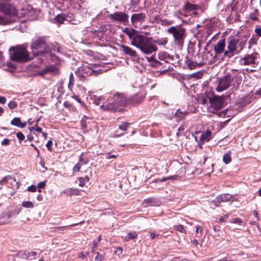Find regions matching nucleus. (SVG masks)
Instances as JSON below:
<instances>
[{
    "mask_svg": "<svg viewBox=\"0 0 261 261\" xmlns=\"http://www.w3.org/2000/svg\"><path fill=\"white\" fill-rule=\"evenodd\" d=\"M169 59L170 60L168 63H170L175 66H181V63H180L179 57L178 55L176 54L175 56L171 55Z\"/></svg>",
    "mask_w": 261,
    "mask_h": 261,
    "instance_id": "19",
    "label": "nucleus"
},
{
    "mask_svg": "<svg viewBox=\"0 0 261 261\" xmlns=\"http://www.w3.org/2000/svg\"><path fill=\"white\" fill-rule=\"evenodd\" d=\"M11 124L20 128H24L26 126V122H22L19 117H15L11 121Z\"/></svg>",
    "mask_w": 261,
    "mask_h": 261,
    "instance_id": "18",
    "label": "nucleus"
},
{
    "mask_svg": "<svg viewBox=\"0 0 261 261\" xmlns=\"http://www.w3.org/2000/svg\"><path fill=\"white\" fill-rule=\"evenodd\" d=\"M210 106L208 111L212 113L217 114L219 111H222L224 103L219 97H214L210 99Z\"/></svg>",
    "mask_w": 261,
    "mask_h": 261,
    "instance_id": "9",
    "label": "nucleus"
},
{
    "mask_svg": "<svg viewBox=\"0 0 261 261\" xmlns=\"http://www.w3.org/2000/svg\"><path fill=\"white\" fill-rule=\"evenodd\" d=\"M153 43H156L160 46H165L168 42V39L166 37L159 38L155 40L152 39Z\"/></svg>",
    "mask_w": 261,
    "mask_h": 261,
    "instance_id": "24",
    "label": "nucleus"
},
{
    "mask_svg": "<svg viewBox=\"0 0 261 261\" xmlns=\"http://www.w3.org/2000/svg\"><path fill=\"white\" fill-rule=\"evenodd\" d=\"M22 206L26 208H32L34 207L33 203L30 201H23L22 203Z\"/></svg>",
    "mask_w": 261,
    "mask_h": 261,
    "instance_id": "36",
    "label": "nucleus"
},
{
    "mask_svg": "<svg viewBox=\"0 0 261 261\" xmlns=\"http://www.w3.org/2000/svg\"><path fill=\"white\" fill-rule=\"evenodd\" d=\"M239 40L234 38H229L227 42V49L224 53V58L230 59L233 57L237 50Z\"/></svg>",
    "mask_w": 261,
    "mask_h": 261,
    "instance_id": "7",
    "label": "nucleus"
},
{
    "mask_svg": "<svg viewBox=\"0 0 261 261\" xmlns=\"http://www.w3.org/2000/svg\"><path fill=\"white\" fill-rule=\"evenodd\" d=\"M10 144V140L9 139H4L1 143V144L3 146L8 145Z\"/></svg>",
    "mask_w": 261,
    "mask_h": 261,
    "instance_id": "52",
    "label": "nucleus"
},
{
    "mask_svg": "<svg viewBox=\"0 0 261 261\" xmlns=\"http://www.w3.org/2000/svg\"><path fill=\"white\" fill-rule=\"evenodd\" d=\"M8 106L10 109H14L17 107V103L14 101H11L8 105Z\"/></svg>",
    "mask_w": 261,
    "mask_h": 261,
    "instance_id": "44",
    "label": "nucleus"
},
{
    "mask_svg": "<svg viewBox=\"0 0 261 261\" xmlns=\"http://www.w3.org/2000/svg\"><path fill=\"white\" fill-rule=\"evenodd\" d=\"M255 94L256 95L261 96V88L258 90L256 91Z\"/></svg>",
    "mask_w": 261,
    "mask_h": 261,
    "instance_id": "63",
    "label": "nucleus"
},
{
    "mask_svg": "<svg viewBox=\"0 0 261 261\" xmlns=\"http://www.w3.org/2000/svg\"><path fill=\"white\" fill-rule=\"evenodd\" d=\"M177 176H170L168 177H164L161 179H157V181L163 182H165L168 180L171 179V180H175L176 179Z\"/></svg>",
    "mask_w": 261,
    "mask_h": 261,
    "instance_id": "34",
    "label": "nucleus"
},
{
    "mask_svg": "<svg viewBox=\"0 0 261 261\" xmlns=\"http://www.w3.org/2000/svg\"><path fill=\"white\" fill-rule=\"evenodd\" d=\"M232 198V196L229 194H223L218 196L216 199L218 202H225L229 201Z\"/></svg>",
    "mask_w": 261,
    "mask_h": 261,
    "instance_id": "20",
    "label": "nucleus"
},
{
    "mask_svg": "<svg viewBox=\"0 0 261 261\" xmlns=\"http://www.w3.org/2000/svg\"><path fill=\"white\" fill-rule=\"evenodd\" d=\"M16 137L19 143H21L22 141L25 139V136L21 132H18L16 133Z\"/></svg>",
    "mask_w": 261,
    "mask_h": 261,
    "instance_id": "40",
    "label": "nucleus"
},
{
    "mask_svg": "<svg viewBox=\"0 0 261 261\" xmlns=\"http://www.w3.org/2000/svg\"><path fill=\"white\" fill-rule=\"evenodd\" d=\"M46 186V181H42L41 182H39L38 184V185L37 186V188H38V191L39 192H41V189H44Z\"/></svg>",
    "mask_w": 261,
    "mask_h": 261,
    "instance_id": "39",
    "label": "nucleus"
},
{
    "mask_svg": "<svg viewBox=\"0 0 261 261\" xmlns=\"http://www.w3.org/2000/svg\"><path fill=\"white\" fill-rule=\"evenodd\" d=\"M30 146H32V147H33V148H34V149L37 151V153H38V155H39V149H38V148H37L36 146H35V145H34V144H33V143H31V144H30Z\"/></svg>",
    "mask_w": 261,
    "mask_h": 261,
    "instance_id": "60",
    "label": "nucleus"
},
{
    "mask_svg": "<svg viewBox=\"0 0 261 261\" xmlns=\"http://www.w3.org/2000/svg\"><path fill=\"white\" fill-rule=\"evenodd\" d=\"M65 20H66V17L64 14H58L55 18V20L56 21V22L57 23H59L60 24L64 23V22Z\"/></svg>",
    "mask_w": 261,
    "mask_h": 261,
    "instance_id": "29",
    "label": "nucleus"
},
{
    "mask_svg": "<svg viewBox=\"0 0 261 261\" xmlns=\"http://www.w3.org/2000/svg\"><path fill=\"white\" fill-rule=\"evenodd\" d=\"M212 133L210 130H206V132L203 133L200 137L199 140L198 141V145L202 148V145L205 142H208L211 139Z\"/></svg>",
    "mask_w": 261,
    "mask_h": 261,
    "instance_id": "15",
    "label": "nucleus"
},
{
    "mask_svg": "<svg viewBox=\"0 0 261 261\" xmlns=\"http://www.w3.org/2000/svg\"><path fill=\"white\" fill-rule=\"evenodd\" d=\"M104 259V256L99 254V252L96 253V255L95 257V261H102Z\"/></svg>",
    "mask_w": 261,
    "mask_h": 261,
    "instance_id": "46",
    "label": "nucleus"
},
{
    "mask_svg": "<svg viewBox=\"0 0 261 261\" xmlns=\"http://www.w3.org/2000/svg\"><path fill=\"white\" fill-rule=\"evenodd\" d=\"M121 48L122 51L126 55H128L131 57H137V55L135 50H133L129 47L124 45H121Z\"/></svg>",
    "mask_w": 261,
    "mask_h": 261,
    "instance_id": "17",
    "label": "nucleus"
},
{
    "mask_svg": "<svg viewBox=\"0 0 261 261\" xmlns=\"http://www.w3.org/2000/svg\"><path fill=\"white\" fill-rule=\"evenodd\" d=\"M185 61L186 64L187 65L188 68H189L191 69L195 68L197 66H200V64H198L196 62H193L190 60V59H188L187 57L185 58Z\"/></svg>",
    "mask_w": 261,
    "mask_h": 261,
    "instance_id": "25",
    "label": "nucleus"
},
{
    "mask_svg": "<svg viewBox=\"0 0 261 261\" xmlns=\"http://www.w3.org/2000/svg\"><path fill=\"white\" fill-rule=\"evenodd\" d=\"M202 230V227H201L199 225H197L196 226V230H195V231L197 232V233H201V231Z\"/></svg>",
    "mask_w": 261,
    "mask_h": 261,
    "instance_id": "57",
    "label": "nucleus"
},
{
    "mask_svg": "<svg viewBox=\"0 0 261 261\" xmlns=\"http://www.w3.org/2000/svg\"><path fill=\"white\" fill-rule=\"evenodd\" d=\"M83 73L87 75H91L94 71V68L96 67L95 64H89L87 62L84 63L83 62Z\"/></svg>",
    "mask_w": 261,
    "mask_h": 261,
    "instance_id": "16",
    "label": "nucleus"
},
{
    "mask_svg": "<svg viewBox=\"0 0 261 261\" xmlns=\"http://www.w3.org/2000/svg\"><path fill=\"white\" fill-rule=\"evenodd\" d=\"M12 213L13 212H8L6 213V216L8 218H10L12 216Z\"/></svg>",
    "mask_w": 261,
    "mask_h": 261,
    "instance_id": "62",
    "label": "nucleus"
},
{
    "mask_svg": "<svg viewBox=\"0 0 261 261\" xmlns=\"http://www.w3.org/2000/svg\"><path fill=\"white\" fill-rule=\"evenodd\" d=\"M10 58L17 62H25L31 60L29 54L23 46H12L9 49Z\"/></svg>",
    "mask_w": 261,
    "mask_h": 261,
    "instance_id": "6",
    "label": "nucleus"
},
{
    "mask_svg": "<svg viewBox=\"0 0 261 261\" xmlns=\"http://www.w3.org/2000/svg\"><path fill=\"white\" fill-rule=\"evenodd\" d=\"M130 40V44L139 49L142 54L150 55L158 50V47L152 42L151 37L146 38L139 34L134 29L124 31Z\"/></svg>",
    "mask_w": 261,
    "mask_h": 261,
    "instance_id": "2",
    "label": "nucleus"
},
{
    "mask_svg": "<svg viewBox=\"0 0 261 261\" xmlns=\"http://www.w3.org/2000/svg\"><path fill=\"white\" fill-rule=\"evenodd\" d=\"M53 49L54 50V51H57V52H60V49L59 47V44L55 42L53 45Z\"/></svg>",
    "mask_w": 261,
    "mask_h": 261,
    "instance_id": "51",
    "label": "nucleus"
},
{
    "mask_svg": "<svg viewBox=\"0 0 261 261\" xmlns=\"http://www.w3.org/2000/svg\"><path fill=\"white\" fill-rule=\"evenodd\" d=\"M104 98H106L107 100L102 102L101 108L105 110L113 112L123 111V107L126 103V99L124 96L117 93L108 94L105 97H96L94 95H90L87 97L88 100H92L96 105H99L100 101Z\"/></svg>",
    "mask_w": 261,
    "mask_h": 261,
    "instance_id": "1",
    "label": "nucleus"
},
{
    "mask_svg": "<svg viewBox=\"0 0 261 261\" xmlns=\"http://www.w3.org/2000/svg\"><path fill=\"white\" fill-rule=\"evenodd\" d=\"M6 102V98L4 96H0V103L4 104Z\"/></svg>",
    "mask_w": 261,
    "mask_h": 261,
    "instance_id": "58",
    "label": "nucleus"
},
{
    "mask_svg": "<svg viewBox=\"0 0 261 261\" xmlns=\"http://www.w3.org/2000/svg\"><path fill=\"white\" fill-rule=\"evenodd\" d=\"M171 55L166 52H161L158 54V58L160 61H163L165 63H168L170 60V57Z\"/></svg>",
    "mask_w": 261,
    "mask_h": 261,
    "instance_id": "21",
    "label": "nucleus"
},
{
    "mask_svg": "<svg viewBox=\"0 0 261 261\" xmlns=\"http://www.w3.org/2000/svg\"><path fill=\"white\" fill-rule=\"evenodd\" d=\"M117 155H114V154H110V153H107L106 155V159H111L112 158H116Z\"/></svg>",
    "mask_w": 261,
    "mask_h": 261,
    "instance_id": "54",
    "label": "nucleus"
},
{
    "mask_svg": "<svg viewBox=\"0 0 261 261\" xmlns=\"http://www.w3.org/2000/svg\"><path fill=\"white\" fill-rule=\"evenodd\" d=\"M160 21L161 24L163 25L169 26L173 23V20H169L166 19H162Z\"/></svg>",
    "mask_w": 261,
    "mask_h": 261,
    "instance_id": "35",
    "label": "nucleus"
},
{
    "mask_svg": "<svg viewBox=\"0 0 261 261\" xmlns=\"http://www.w3.org/2000/svg\"><path fill=\"white\" fill-rule=\"evenodd\" d=\"M254 32L256 34V37L257 38H259L260 37H261V28L260 27H259L258 26H256Z\"/></svg>",
    "mask_w": 261,
    "mask_h": 261,
    "instance_id": "42",
    "label": "nucleus"
},
{
    "mask_svg": "<svg viewBox=\"0 0 261 261\" xmlns=\"http://www.w3.org/2000/svg\"><path fill=\"white\" fill-rule=\"evenodd\" d=\"M91 118L88 116H84L83 117V129L88 127V124H90ZM91 122H92L91 121Z\"/></svg>",
    "mask_w": 261,
    "mask_h": 261,
    "instance_id": "30",
    "label": "nucleus"
},
{
    "mask_svg": "<svg viewBox=\"0 0 261 261\" xmlns=\"http://www.w3.org/2000/svg\"><path fill=\"white\" fill-rule=\"evenodd\" d=\"M52 145H53V142L51 140H49L47 141L46 147H47V149L49 151H51L52 149Z\"/></svg>",
    "mask_w": 261,
    "mask_h": 261,
    "instance_id": "49",
    "label": "nucleus"
},
{
    "mask_svg": "<svg viewBox=\"0 0 261 261\" xmlns=\"http://www.w3.org/2000/svg\"><path fill=\"white\" fill-rule=\"evenodd\" d=\"M145 94L142 93H138L130 97L129 100L130 103L133 105H139L142 103V102L143 101L145 98Z\"/></svg>",
    "mask_w": 261,
    "mask_h": 261,
    "instance_id": "14",
    "label": "nucleus"
},
{
    "mask_svg": "<svg viewBox=\"0 0 261 261\" xmlns=\"http://www.w3.org/2000/svg\"><path fill=\"white\" fill-rule=\"evenodd\" d=\"M9 179H12L10 176L8 175L5 176L4 178L0 180V185H2L3 183L7 182Z\"/></svg>",
    "mask_w": 261,
    "mask_h": 261,
    "instance_id": "47",
    "label": "nucleus"
},
{
    "mask_svg": "<svg viewBox=\"0 0 261 261\" xmlns=\"http://www.w3.org/2000/svg\"><path fill=\"white\" fill-rule=\"evenodd\" d=\"M229 221L230 223H238V224H240L242 222V220H241V219H240L239 218H236L234 219H232L230 220Z\"/></svg>",
    "mask_w": 261,
    "mask_h": 261,
    "instance_id": "50",
    "label": "nucleus"
},
{
    "mask_svg": "<svg viewBox=\"0 0 261 261\" xmlns=\"http://www.w3.org/2000/svg\"><path fill=\"white\" fill-rule=\"evenodd\" d=\"M258 15L259 11L258 9H255L253 12L249 14V19L252 21H257L259 20Z\"/></svg>",
    "mask_w": 261,
    "mask_h": 261,
    "instance_id": "23",
    "label": "nucleus"
},
{
    "mask_svg": "<svg viewBox=\"0 0 261 261\" xmlns=\"http://www.w3.org/2000/svg\"><path fill=\"white\" fill-rule=\"evenodd\" d=\"M137 236V233L135 231L129 232L128 233V239L127 240L128 241L129 239H134L136 238Z\"/></svg>",
    "mask_w": 261,
    "mask_h": 261,
    "instance_id": "45",
    "label": "nucleus"
},
{
    "mask_svg": "<svg viewBox=\"0 0 261 261\" xmlns=\"http://www.w3.org/2000/svg\"><path fill=\"white\" fill-rule=\"evenodd\" d=\"M50 67L46 66L44 69L41 70L39 72V74L40 75H44L47 73L48 71H50Z\"/></svg>",
    "mask_w": 261,
    "mask_h": 261,
    "instance_id": "41",
    "label": "nucleus"
},
{
    "mask_svg": "<svg viewBox=\"0 0 261 261\" xmlns=\"http://www.w3.org/2000/svg\"><path fill=\"white\" fill-rule=\"evenodd\" d=\"M89 178L88 176H85L84 178H83V187L86 184V182H88Z\"/></svg>",
    "mask_w": 261,
    "mask_h": 261,
    "instance_id": "56",
    "label": "nucleus"
},
{
    "mask_svg": "<svg viewBox=\"0 0 261 261\" xmlns=\"http://www.w3.org/2000/svg\"><path fill=\"white\" fill-rule=\"evenodd\" d=\"M175 227V229L182 233H186V230L182 225H178Z\"/></svg>",
    "mask_w": 261,
    "mask_h": 261,
    "instance_id": "43",
    "label": "nucleus"
},
{
    "mask_svg": "<svg viewBox=\"0 0 261 261\" xmlns=\"http://www.w3.org/2000/svg\"><path fill=\"white\" fill-rule=\"evenodd\" d=\"M234 77L230 73H227L225 76L219 79L218 85L216 89V90L218 92H222L227 89Z\"/></svg>",
    "mask_w": 261,
    "mask_h": 261,
    "instance_id": "8",
    "label": "nucleus"
},
{
    "mask_svg": "<svg viewBox=\"0 0 261 261\" xmlns=\"http://www.w3.org/2000/svg\"><path fill=\"white\" fill-rule=\"evenodd\" d=\"M74 84V77L72 73H71L69 75V81L68 83V88L71 89Z\"/></svg>",
    "mask_w": 261,
    "mask_h": 261,
    "instance_id": "38",
    "label": "nucleus"
},
{
    "mask_svg": "<svg viewBox=\"0 0 261 261\" xmlns=\"http://www.w3.org/2000/svg\"><path fill=\"white\" fill-rule=\"evenodd\" d=\"M226 46L225 39H220L218 42L214 45V51L216 56H219L223 54L224 58V53L226 51L225 49Z\"/></svg>",
    "mask_w": 261,
    "mask_h": 261,
    "instance_id": "13",
    "label": "nucleus"
},
{
    "mask_svg": "<svg viewBox=\"0 0 261 261\" xmlns=\"http://www.w3.org/2000/svg\"><path fill=\"white\" fill-rule=\"evenodd\" d=\"M37 255V253L34 251H32V252L25 251L23 253V255L24 256V257L27 259H32L33 258H35Z\"/></svg>",
    "mask_w": 261,
    "mask_h": 261,
    "instance_id": "28",
    "label": "nucleus"
},
{
    "mask_svg": "<svg viewBox=\"0 0 261 261\" xmlns=\"http://www.w3.org/2000/svg\"><path fill=\"white\" fill-rule=\"evenodd\" d=\"M259 55L256 52L251 54H247L239 60L241 65H250L255 63V60L258 58Z\"/></svg>",
    "mask_w": 261,
    "mask_h": 261,
    "instance_id": "10",
    "label": "nucleus"
},
{
    "mask_svg": "<svg viewBox=\"0 0 261 261\" xmlns=\"http://www.w3.org/2000/svg\"><path fill=\"white\" fill-rule=\"evenodd\" d=\"M34 139V137L31 135H28L27 136V139L24 141V142H27V141H32Z\"/></svg>",
    "mask_w": 261,
    "mask_h": 261,
    "instance_id": "55",
    "label": "nucleus"
},
{
    "mask_svg": "<svg viewBox=\"0 0 261 261\" xmlns=\"http://www.w3.org/2000/svg\"><path fill=\"white\" fill-rule=\"evenodd\" d=\"M166 32L172 35L174 44L181 48L186 37V29L180 24L171 26L167 29Z\"/></svg>",
    "mask_w": 261,
    "mask_h": 261,
    "instance_id": "5",
    "label": "nucleus"
},
{
    "mask_svg": "<svg viewBox=\"0 0 261 261\" xmlns=\"http://www.w3.org/2000/svg\"><path fill=\"white\" fill-rule=\"evenodd\" d=\"M80 192L77 189L70 188L65 190L63 191V193L67 196L77 195L79 194Z\"/></svg>",
    "mask_w": 261,
    "mask_h": 261,
    "instance_id": "22",
    "label": "nucleus"
},
{
    "mask_svg": "<svg viewBox=\"0 0 261 261\" xmlns=\"http://www.w3.org/2000/svg\"><path fill=\"white\" fill-rule=\"evenodd\" d=\"M27 190L32 192H36L37 190V186L32 185L28 187Z\"/></svg>",
    "mask_w": 261,
    "mask_h": 261,
    "instance_id": "48",
    "label": "nucleus"
},
{
    "mask_svg": "<svg viewBox=\"0 0 261 261\" xmlns=\"http://www.w3.org/2000/svg\"><path fill=\"white\" fill-rule=\"evenodd\" d=\"M130 123L124 122L121 124L119 125V128L123 131H125L127 130V127L130 125Z\"/></svg>",
    "mask_w": 261,
    "mask_h": 261,
    "instance_id": "37",
    "label": "nucleus"
},
{
    "mask_svg": "<svg viewBox=\"0 0 261 261\" xmlns=\"http://www.w3.org/2000/svg\"><path fill=\"white\" fill-rule=\"evenodd\" d=\"M149 233H150V237L151 239H154L156 238H158L159 236V234H156V233H154L151 231H150Z\"/></svg>",
    "mask_w": 261,
    "mask_h": 261,
    "instance_id": "53",
    "label": "nucleus"
},
{
    "mask_svg": "<svg viewBox=\"0 0 261 261\" xmlns=\"http://www.w3.org/2000/svg\"><path fill=\"white\" fill-rule=\"evenodd\" d=\"M146 18V14L142 12L132 14L130 17L132 25L136 28H138L139 25L144 21Z\"/></svg>",
    "mask_w": 261,
    "mask_h": 261,
    "instance_id": "12",
    "label": "nucleus"
},
{
    "mask_svg": "<svg viewBox=\"0 0 261 261\" xmlns=\"http://www.w3.org/2000/svg\"><path fill=\"white\" fill-rule=\"evenodd\" d=\"M207 100L204 97H202L201 99V102L203 105H205L207 103Z\"/></svg>",
    "mask_w": 261,
    "mask_h": 261,
    "instance_id": "61",
    "label": "nucleus"
},
{
    "mask_svg": "<svg viewBox=\"0 0 261 261\" xmlns=\"http://www.w3.org/2000/svg\"><path fill=\"white\" fill-rule=\"evenodd\" d=\"M109 17L111 20L120 22L124 25L128 23L129 16L122 12H116L113 14H110Z\"/></svg>",
    "mask_w": 261,
    "mask_h": 261,
    "instance_id": "11",
    "label": "nucleus"
},
{
    "mask_svg": "<svg viewBox=\"0 0 261 261\" xmlns=\"http://www.w3.org/2000/svg\"><path fill=\"white\" fill-rule=\"evenodd\" d=\"M217 261H231V260L227 259V257H225Z\"/></svg>",
    "mask_w": 261,
    "mask_h": 261,
    "instance_id": "64",
    "label": "nucleus"
},
{
    "mask_svg": "<svg viewBox=\"0 0 261 261\" xmlns=\"http://www.w3.org/2000/svg\"><path fill=\"white\" fill-rule=\"evenodd\" d=\"M0 12L5 16H0V25H7L14 21L13 17L17 15L15 7L8 3H0Z\"/></svg>",
    "mask_w": 261,
    "mask_h": 261,
    "instance_id": "4",
    "label": "nucleus"
},
{
    "mask_svg": "<svg viewBox=\"0 0 261 261\" xmlns=\"http://www.w3.org/2000/svg\"><path fill=\"white\" fill-rule=\"evenodd\" d=\"M188 113L186 112H182L180 110H178L175 113V116L179 118V120L183 119L187 115Z\"/></svg>",
    "mask_w": 261,
    "mask_h": 261,
    "instance_id": "31",
    "label": "nucleus"
},
{
    "mask_svg": "<svg viewBox=\"0 0 261 261\" xmlns=\"http://www.w3.org/2000/svg\"><path fill=\"white\" fill-rule=\"evenodd\" d=\"M231 151L229 150L223 155V161L225 164H228L231 162Z\"/></svg>",
    "mask_w": 261,
    "mask_h": 261,
    "instance_id": "26",
    "label": "nucleus"
},
{
    "mask_svg": "<svg viewBox=\"0 0 261 261\" xmlns=\"http://www.w3.org/2000/svg\"><path fill=\"white\" fill-rule=\"evenodd\" d=\"M47 36H36L32 39L31 49L34 57L41 56L45 57L49 54L51 58L54 59L56 56L50 53V46L47 42Z\"/></svg>",
    "mask_w": 261,
    "mask_h": 261,
    "instance_id": "3",
    "label": "nucleus"
},
{
    "mask_svg": "<svg viewBox=\"0 0 261 261\" xmlns=\"http://www.w3.org/2000/svg\"><path fill=\"white\" fill-rule=\"evenodd\" d=\"M36 128H35V130L38 133H42V129L41 127L38 126V124H36Z\"/></svg>",
    "mask_w": 261,
    "mask_h": 261,
    "instance_id": "59",
    "label": "nucleus"
},
{
    "mask_svg": "<svg viewBox=\"0 0 261 261\" xmlns=\"http://www.w3.org/2000/svg\"><path fill=\"white\" fill-rule=\"evenodd\" d=\"M6 66L8 67V69L11 71H14L16 69V65L11 62H7L6 63Z\"/></svg>",
    "mask_w": 261,
    "mask_h": 261,
    "instance_id": "33",
    "label": "nucleus"
},
{
    "mask_svg": "<svg viewBox=\"0 0 261 261\" xmlns=\"http://www.w3.org/2000/svg\"><path fill=\"white\" fill-rule=\"evenodd\" d=\"M80 162H82V153L79 155V162L78 163H77L73 168V172L74 173L76 172H78L80 171L81 165L80 164Z\"/></svg>",
    "mask_w": 261,
    "mask_h": 261,
    "instance_id": "32",
    "label": "nucleus"
},
{
    "mask_svg": "<svg viewBox=\"0 0 261 261\" xmlns=\"http://www.w3.org/2000/svg\"><path fill=\"white\" fill-rule=\"evenodd\" d=\"M154 199L153 198H149L144 200L142 205L144 207H148L154 205Z\"/></svg>",
    "mask_w": 261,
    "mask_h": 261,
    "instance_id": "27",
    "label": "nucleus"
}]
</instances>
